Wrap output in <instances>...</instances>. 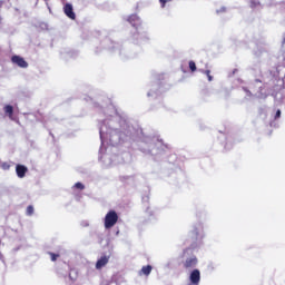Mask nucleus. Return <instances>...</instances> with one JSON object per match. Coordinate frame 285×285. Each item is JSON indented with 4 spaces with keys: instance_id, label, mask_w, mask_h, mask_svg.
<instances>
[{
    "instance_id": "1",
    "label": "nucleus",
    "mask_w": 285,
    "mask_h": 285,
    "mask_svg": "<svg viewBox=\"0 0 285 285\" xmlns=\"http://www.w3.org/2000/svg\"><path fill=\"white\" fill-rule=\"evenodd\" d=\"M108 110H110L109 117H112V119L104 120L99 126V135L101 141L99 160L102 161L106 168L121 164V156L112 155L110 153H112L115 146H119L124 139V135L119 134L118 131V128L121 126V124L117 122L119 121L117 109H115V106L110 105Z\"/></svg>"
},
{
    "instance_id": "2",
    "label": "nucleus",
    "mask_w": 285,
    "mask_h": 285,
    "mask_svg": "<svg viewBox=\"0 0 285 285\" xmlns=\"http://www.w3.org/2000/svg\"><path fill=\"white\" fill-rule=\"evenodd\" d=\"M140 150L145 153V155H161V150H164V142L157 138H146L140 142Z\"/></svg>"
},
{
    "instance_id": "3",
    "label": "nucleus",
    "mask_w": 285,
    "mask_h": 285,
    "mask_svg": "<svg viewBox=\"0 0 285 285\" xmlns=\"http://www.w3.org/2000/svg\"><path fill=\"white\" fill-rule=\"evenodd\" d=\"M129 23L136 28V35H134L135 39H146V31L144 29L139 28L141 26V18L137 14H131L128 18Z\"/></svg>"
},
{
    "instance_id": "4",
    "label": "nucleus",
    "mask_w": 285,
    "mask_h": 285,
    "mask_svg": "<svg viewBox=\"0 0 285 285\" xmlns=\"http://www.w3.org/2000/svg\"><path fill=\"white\" fill-rule=\"evenodd\" d=\"M117 222H119V215H117V212L109 210L104 219L106 230H110V228L115 227Z\"/></svg>"
},
{
    "instance_id": "5",
    "label": "nucleus",
    "mask_w": 285,
    "mask_h": 285,
    "mask_svg": "<svg viewBox=\"0 0 285 285\" xmlns=\"http://www.w3.org/2000/svg\"><path fill=\"white\" fill-rule=\"evenodd\" d=\"M193 239H204V224L196 223L190 232Z\"/></svg>"
},
{
    "instance_id": "6",
    "label": "nucleus",
    "mask_w": 285,
    "mask_h": 285,
    "mask_svg": "<svg viewBox=\"0 0 285 285\" xmlns=\"http://www.w3.org/2000/svg\"><path fill=\"white\" fill-rule=\"evenodd\" d=\"M189 285H199V282H202V273L199 269H194L189 275Z\"/></svg>"
},
{
    "instance_id": "7",
    "label": "nucleus",
    "mask_w": 285,
    "mask_h": 285,
    "mask_svg": "<svg viewBox=\"0 0 285 285\" xmlns=\"http://www.w3.org/2000/svg\"><path fill=\"white\" fill-rule=\"evenodd\" d=\"M108 262H110V256H101L96 263V269L101 271L108 265Z\"/></svg>"
},
{
    "instance_id": "8",
    "label": "nucleus",
    "mask_w": 285,
    "mask_h": 285,
    "mask_svg": "<svg viewBox=\"0 0 285 285\" xmlns=\"http://www.w3.org/2000/svg\"><path fill=\"white\" fill-rule=\"evenodd\" d=\"M11 60L12 63H16V66H19V68H28V62L20 56H13Z\"/></svg>"
},
{
    "instance_id": "9",
    "label": "nucleus",
    "mask_w": 285,
    "mask_h": 285,
    "mask_svg": "<svg viewBox=\"0 0 285 285\" xmlns=\"http://www.w3.org/2000/svg\"><path fill=\"white\" fill-rule=\"evenodd\" d=\"M3 112H4L6 117H9V119H11V121H14V107H12V105H6L3 107Z\"/></svg>"
},
{
    "instance_id": "10",
    "label": "nucleus",
    "mask_w": 285,
    "mask_h": 285,
    "mask_svg": "<svg viewBox=\"0 0 285 285\" xmlns=\"http://www.w3.org/2000/svg\"><path fill=\"white\" fill-rule=\"evenodd\" d=\"M63 12H65V14H66L69 19L75 20L76 17H77V16L75 14L73 9H72V4H70V3L65 4Z\"/></svg>"
},
{
    "instance_id": "11",
    "label": "nucleus",
    "mask_w": 285,
    "mask_h": 285,
    "mask_svg": "<svg viewBox=\"0 0 285 285\" xmlns=\"http://www.w3.org/2000/svg\"><path fill=\"white\" fill-rule=\"evenodd\" d=\"M197 266V257L190 256L184 262L185 268H195Z\"/></svg>"
},
{
    "instance_id": "12",
    "label": "nucleus",
    "mask_w": 285,
    "mask_h": 285,
    "mask_svg": "<svg viewBox=\"0 0 285 285\" xmlns=\"http://www.w3.org/2000/svg\"><path fill=\"white\" fill-rule=\"evenodd\" d=\"M16 173H17V177H19V179H23V177H26V173H28V167H26L23 165H17Z\"/></svg>"
},
{
    "instance_id": "13",
    "label": "nucleus",
    "mask_w": 285,
    "mask_h": 285,
    "mask_svg": "<svg viewBox=\"0 0 285 285\" xmlns=\"http://www.w3.org/2000/svg\"><path fill=\"white\" fill-rule=\"evenodd\" d=\"M150 273H153V266L147 265L141 267L139 275H146V277H148Z\"/></svg>"
},
{
    "instance_id": "14",
    "label": "nucleus",
    "mask_w": 285,
    "mask_h": 285,
    "mask_svg": "<svg viewBox=\"0 0 285 285\" xmlns=\"http://www.w3.org/2000/svg\"><path fill=\"white\" fill-rule=\"evenodd\" d=\"M146 215L147 217H149L148 222H151V219H155V214H153V209H150V207L147 208Z\"/></svg>"
},
{
    "instance_id": "15",
    "label": "nucleus",
    "mask_w": 285,
    "mask_h": 285,
    "mask_svg": "<svg viewBox=\"0 0 285 285\" xmlns=\"http://www.w3.org/2000/svg\"><path fill=\"white\" fill-rule=\"evenodd\" d=\"M27 215L29 216L35 215V207L32 205H29L27 207Z\"/></svg>"
},
{
    "instance_id": "16",
    "label": "nucleus",
    "mask_w": 285,
    "mask_h": 285,
    "mask_svg": "<svg viewBox=\"0 0 285 285\" xmlns=\"http://www.w3.org/2000/svg\"><path fill=\"white\" fill-rule=\"evenodd\" d=\"M189 69L191 70V72H195V70H197V65L195 63V61H189Z\"/></svg>"
},
{
    "instance_id": "17",
    "label": "nucleus",
    "mask_w": 285,
    "mask_h": 285,
    "mask_svg": "<svg viewBox=\"0 0 285 285\" xmlns=\"http://www.w3.org/2000/svg\"><path fill=\"white\" fill-rule=\"evenodd\" d=\"M0 168H2V170H10V164L9 163H0Z\"/></svg>"
},
{
    "instance_id": "18",
    "label": "nucleus",
    "mask_w": 285,
    "mask_h": 285,
    "mask_svg": "<svg viewBox=\"0 0 285 285\" xmlns=\"http://www.w3.org/2000/svg\"><path fill=\"white\" fill-rule=\"evenodd\" d=\"M73 188H77L78 190H83L86 186L82 183H76L73 185Z\"/></svg>"
},
{
    "instance_id": "19",
    "label": "nucleus",
    "mask_w": 285,
    "mask_h": 285,
    "mask_svg": "<svg viewBox=\"0 0 285 285\" xmlns=\"http://www.w3.org/2000/svg\"><path fill=\"white\" fill-rule=\"evenodd\" d=\"M50 257H51V262H57V259L59 258L58 254L55 253H49Z\"/></svg>"
},
{
    "instance_id": "20",
    "label": "nucleus",
    "mask_w": 285,
    "mask_h": 285,
    "mask_svg": "<svg viewBox=\"0 0 285 285\" xmlns=\"http://www.w3.org/2000/svg\"><path fill=\"white\" fill-rule=\"evenodd\" d=\"M173 0H159V2L161 3V8H164L166 6V3L170 2Z\"/></svg>"
},
{
    "instance_id": "21",
    "label": "nucleus",
    "mask_w": 285,
    "mask_h": 285,
    "mask_svg": "<svg viewBox=\"0 0 285 285\" xmlns=\"http://www.w3.org/2000/svg\"><path fill=\"white\" fill-rule=\"evenodd\" d=\"M199 72H203L204 75H206L207 77L210 76V70H203V69H199Z\"/></svg>"
},
{
    "instance_id": "22",
    "label": "nucleus",
    "mask_w": 285,
    "mask_h": 285,
    "mask_svg": "<svg viewBox=\"0 0 285 285\" xmlns=\"http://www.w3.org/2000/svg\"><path fill=\"white\" fill-rule=\"evenodd\" d=\"M282 117V110H277L275 115V119H279Z\"/></svg>"
},
{
    "instance_id": "23",
    "label": "nucleus",
    "mask_w": 285,
    "mask_h": 285,
    "mask_svg": "<svg viewBox=\"0 0 285 285\" xmlns=\"http://www.w3.org/2000/svg\"><path fill=\"white\" fill-rule=\"evenodd\" d=\"M216 12H217V14H219V12H226V8L223 7V8L218 9V10H216Z\"/></svg>"
},
{
    "instance_id": "24",
    "label": "nucleus",
    "mask_w": 285,
    "mask_h": 285,
    "mask_svg": "<svg viewBox=\"0 0 285 285\" xmlns=\"http://www.w3.org/2000/svg\"><path fill=\"white\" fill-rule=\"evenodd\" d=\"M282 50H283V52H285V36H284L283 41H282Z\"/></svg>"
},
{
    "instance_id": "25",
    "label": "nucleus",
    "mask_w": 285,
    "mask_h": 285,
    "mask_svg": "<svg viewBox=\"0 0 285 285\" xmlns=\"http://www.w3.org/2000/svg\"><path fill=\"white\" fill-rule=\"evenodd\" d=\"M148 97H155V95H157L155 91H149L148 94Z\"/></svg>"
},
{
    "instance_id": "26",
    "label": "nucleus",
    "mask_w": 285,
    "mask_h": 285,
    "mask_svg": "<svg viewBox=\"0 0 285 285\" xmlns=\"http://www.w3.org/2000/svg\"><path fill=\"white\" fill-rule=\"evenodd\" d=\"M244 91L246 92V97H250V91H248V89L244 88Z\"/></svg>"
},
{
    "instance_id": "27",
    "label": "nucleus",
    "mask_w": 285,
    "mask_h": 285,
    "mask_svg": "<svg viewBox=\"0 0 285 285\" xmlns=\"http://www.w3.org/2000/svg\"><path fill=\"white\" fill-rule=\"evenodd\" d=\"M208 81H213V77L212 76H207Z\"/></svg>"
},
{
    "instance_id": "28",
    "label": "nucleus",
    "mask_w": 285,
    "mask_h": 285,
    "mask_svg": "<svg viewBox=\"0 0 285 285\" xmlns=\"http://www.w3.org/2000/svg\"><path fill=\"white\" fill-rule=\"evenodd\" d=\"M235 72H237V69H235V70L233 71L234 75H235Z\"/></svg>"
}]
</instances>
